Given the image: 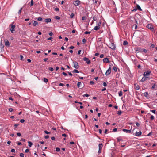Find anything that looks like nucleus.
<instances>
[{
	"label": "nucleus",
	"mask_w": 157,
	"mask_h": 157,
	"mask_svg": "<svg viewBox=\"0 0 157 157\" xmlns=\"http://www.w3.org/2000/svg\"><path fill=\"white\" fill-rule=\"evenodd\" d=\"M73 62L74 64L73 67L75 68L76 69H78L79 67V66L78 63L76 61H73Z\"/></svg>",
	"instance_id": "obj_1"
},
{
	"label": "nucleus",
	"mask_w": 157,
	"mask_h": 157,
	"mask_svg": "<svg viewBox=\"0 0 157 157\" xmlns=\"http://www.w3.org/2000/svg\"><path fill=\"white\" fill-rule=\"evenodd\" d=\"M13 23H12L10 25L11 26V28H10V30L11 31V32L12 33H13L14 31V29L15 28V26L14 25H13Z\"/></svg>",
	"instance_id": "obj_2"
},
{
	"label": "nucleus",
	"mask_w": 157,
	"mask_h": 157,
	"mask_svg": "<svg viewBox=\"0 0 157 157\" xmlns=\"http://www.w3.org/2000/svg\"><path fill=\"white\" fill-rule=\"evenodd\" d=\"M109 47L113 50H115L116 48V46L113 43H111L109 44Z\"/></svg>",
	"instance_id": "obj_3"
},
{
	"label": "nucleus",
	"mask_w": 157,
	"mask_h": 157,
	"mask_svg": "<svg viewBox=\"0 0 157 157\" xmlns=\"http://www.w3.org/2000/svg\"><path fill=\"white\" fill-rule=\"evenodd\" d=\"M151 73V71H147L145 72L143 74L144 77L149 76Z\"/></svg>",
	"instance_id": "obj_4"
},
{
	"label": "nucleus",
	"mask_w": 157,
	"mask_h": 157,
	"mask_svg": "<svg viewBox=\"0 0 157 157\" xmlns=\"http://www.w3.org/2000/svg\"><path fill=\"white\" fill-rule=\"evenodd\" d=\"M83 59L84 61H86L87 64H89L90 63V61L89 59L86 57H84L83 58Z\"/></svg>",
	"instance_id": "obj_5"
},
{
	"label": "nucleus",
	"mask_w": 157,
	"mask_h": 157,
	"mask_svg": "<svg viewBox=\"0 0 157 157\" xmlns=\"http://www.w3.org/2000/svg\"><path fill=\"white\" fill-rule=\"evenodd\" d=\"M111 72V68L109 67V69L106 71L105 75L106 76L109 75Z\"/></svg>",
	"instance_id": "obj_6"
},
{
	"label": "nucleus",
	"mask_w": 157,
	"mask_h": 157,
	"mask_svg": "<svg viewBox=\"0 0 157 157\" xmlns=\"http://www.w3.org/2000/svg\"><path fill=\"white\" fill-rule=\"evenodd\" d=\"M73 3L75 6H78L80 4L81 2L79 0H77Z\"/></svg>",
	"instance_id": "obj_7"
},
{
	"label": "nucleus",
	"mask_w": 157,
	"mask_h": 157,
	"mask_svg": "<svg viewBox=\"0 0 157 157\" xmlns=\"http://www.w3.org/2000/svg\"><path fill=\"white\" fill-rule=\"evenodd\" d=\"M149 79V78L148 77H146V76L145 77H143L142 79H141V80H140V82H143L146 80H147Z\"/></svg>",
	"instance_id": "obj_8"
},
{
	"label": "nucleus",
	"mask_w": 157,
	"mask_h": 157,
	"mask_svg": "<svg viewBox=\"0 0 157 157\" xmlns=\"http://www.w3.org/2000/svg\"><path fill=\"white\" fill-rule=\"evenodd\" d=\"M122 131L126 133H130L131 132V129L130 130H127L125 129H123L122 130Z\"/></svg>",
	"instance_id": "obj_9"
},
{
	"label": "nucleus",
	"mask_w": 157,
	"mask_h": 157,
	"mask_svg": "<svg viewBox=\"0 0 157 157\" xmlns=\"http://www.w3.org/2000/svg\"><path fill=\"white\" fill-rule=\"evenodd\" d=\"M147 27L149 29L152 30L154 29L152 27V26L151 24H148L147 25Z\"/></svg>",
	"instance_id": "obj_10"
},
{
	"label": "nucleus",
	"mask_w": 157,
	"mask_h": 157,
	"mask_svg": "<svg viewBox=\"0 0 157 157\" xmlns=\"http://www.w3.org/2000/svg\"><path fill=\"white\" fill-rule=\"evenodd\" d=\"M103 61L104 63H108L110 62V61L109 60V59L107 58H105L103 59Z\"/></svg>",
	"instance_id": "obj_11"
},
{
	"label": "nucleus",
	"mask_w": 157,
	"mask_h": 157,
	"mask_svg": "<svg viewBox=\"0 0 157 157\" xmlns=\"http://www.w3.org/2000/svg\"><path fill=\"white\" fill-rule=\"evenodd\" d=\"M4 46V45L1 43L0 44V52H2L3 50Z\"/></svg>",
	"instance_id": "obj_12"
},
{
	"label": "nucleus",
	"mask_w": 157,
	"mask_h": 157,
	"mask_svg": "<svg viewBox=\"0 0 157 157\" xmlns=\"http://www.w3.org/2000/svg\"><path fill=\"white\" fill-rule=\"evenodd\" d=\"M142 134V132L141 131H140L138 132H136L135 134V135L136 136H140Z\"/></svg>",
	"instance_id": "obj_13"
},
{
	"label": "nucleus",
	"mask_w": 157,
	"mask_h": 157,
	"mask_svg": "<svg viewBox=\"0 0 157 157\" xmlns=\"http://www.w3.org/2000/svg\"><path fill=\"white\" fill-rule=\"evenodd\" d=\"M136 8L137 9V10H138L139 11H142V9H141L140 6L139 5H138V4H137L136 5Z\"/></svg>",
	"instance_id": "obj_14"
},
{
	"label": "nucleus",
	"mask_w": 157,
	"mask_h": 157,
	"mask_svg": "<svg viewBox=\"0 0 157 157\" xmlns=\"http://www.w3.org/2000/svg\"><path fill=\"white\" fill-rule=\"evenodd\" d=\"M51 19L50 18H47L45 20V22L46 23H48L51 21Z\"/></svg>",
	"instance_id": "obj_15"
},
{
	"label": "nucleus",
	"mask_w": 157,
	"mask_h": 157,
	"mask_svg": "<svg viewBox=\"0 0 157 157\" xmlns=\"http://www.w3.org/2000/svg\"><path fill=\"white\" fill-rule=\"evenodd\" d=\"M5 45L6 46H9L10 45L9 42L8 40H6L5 41Z\"/></svg>",
	"instance_id": "obj_16"
},
{
	"label": "nucleus",
	"mask_w": 157,
	"mask_h": 157,
	"mask_svg": "<svg viewBox=\"0 0 157 157\" xmlns=\"http://www.w3.org/2000/svg\"><path fill=\"white\" fill-rule=\"evenodd\" d=\"M135 85V88L136 90H139L140 88V87L139 85H136L135 84H134Z\"/></svg>",
	"instance_id": "obj_17"
},
{
	"label": "nucleus",
	"mask_w": 157,
	"mask_h": 157,
	"mask_svg": "<svg viewBox=\"0 0 157 157\" xmlns=\"http://www.w3.org/2000/svg\"><path fill=\"white\" fill-rule=\"evenodd\" d=\"M144 95L145 97H146L147 98H148V93L147 92H145L144 93Z\"/></svg>",
	"instance_id": "obj_18"
},
{
	"label": "nucleus",
	"mask_w": 157,
	"mask_h": 157,
	"mask_svg": "<svg viewBox=\"0 0 157 157\" xmlns=\"http://www.w3.org/2000/svg\"><path fill=\"white\" fill-rule=\"evenodd\" d=\"M38 24V22L36 21H34L33 24V25L34 26H36Z\"/></svg>",
	"instance_id": "obj_19"
},
{
	"label": "nucleus",
	"mask_w": 157,
	"mask_h": 157,
	"mask_svg": "<svg viewBox=\"0 0 157 157\" xmlns=\"http://www.w3.org/2000/svg\"><path fill=\"white\" fill-rule=\"evenodd\" d=\"M100 28V27L99 26H96L95 27L94 29L95 30H98Z\"/></svg>",
	"instance_id": "obj_20"
},
{
	"label": "nucleus",
	"mask_w": 157,
	"mask_h": 157,
	"mask_svg": "<svg viewBox=\"0 0 157 157\" xmlns=\"http://www.w3.org/2000/svg\"><path fill=\"white\" fill-rule=\"evenodd\" d=\"M103 147V145L102 144H99L98 145L99 149H101Z\"/></svg>",
	"instance_id": "obj_21"
},
{
	"label": "nucleus",
	"mask_w": 157,
	"mask_h": 157,
	"mask_svg": "<svg viewBox=\"0 0 157 157\" xmlns=\"http://www.w3.org/2000/svg\"><path fill=\"white\" fill-rule=\"evenodd\" d=\"M73 73H79V71H78L76 69H74L73 71H72Z\"/></svg>",
	"instance_id": "obj_22"
},
{
	"label": "nucleus",
	"mask_w": 157,
	"mask_h": 157,
	"mask_svg": "<svg viewBox=\"0 0 157 157\" xmlns=\"http://www.w3.org/2000/svg\"><path fill=\"white\" fill-rule=\"evenodd\" d=\"M28 143L29 144V146L30 147H31L33 145L32 143L30 141H28Z\"/></svg>",
	"instance_id": "obj_23"
},
{
	"label": "nucleus",
	"mask_w": 157,
	"mask_h": 157,
	"mask_svg": "<svg viewBox=\"0 0 157 157\" xmlns=\"http://www.w3.org/2000/svg\"><path fill=\"white\" fill-rule=\"evenodd\" d=\"M128 44V42L127 41H124L123 44L124 45H126Z\"/></svg>",
	"instance_id": "obj_24"
},
{
	"label": "nucleus",
	"mask_w": 157,
	"mask_h": 157,
	"mask_svg": "<svg viewBox=\"0 0 157 157\" xmlns=\"http://www.w3.org/2000/svg\"><path fill=\"white\" fill-rule=\"evenodd\" d=\"M119 96L120 97L122 95V92L121 91H120L119 92Z\"/></svg>",
	"instance_id": "obj_25"
},
{
	"label": "nucleus",
	"mask_w": 157,
	"mask_h": 157,
	"mask_svg": "<svg viewBox=\"0 0 157 157\" xmlns=\"http://www.w3.org/2000/svg\"><path fill=\"white\" fill-rule=\"evenodd\" d=\"M34 4V1L33 0H31V2H30V6H33Z\"/></svg>",
	"instance_id": "obj_26"
},
{
	"label": "nucleus",
	"mask_w": 157,
	"mask_h": 157,
	"mask_svg": "<svg viewBox=\"0 0 157 157\" xmlns=\"http://www.w3.org/2000/svg\"><path fill=\"white\" fill-rule=\"evenodd\" d=\"M43 81L44 82H45L46 83H47L48 82V79L47 78H44Z\"/></svg>",
	"instance_id": "obj_27"
},
{
	"label": "nucleus",
	"mask_w": 157,
	"mask_h": 157,
	"mask_svg": "<svg viewBox=\"0 0 157 157\" xmlns=\"http://www.w3.org/2000/svg\"><path fill=\"white\" fill-rule=\"evenodd\" d=\"M142 50L145 53H146L147 52V50L144 48L142 49Z\"/></svg>",
	"instance_id": "obj_28"
},
{
	"label": "nucleus",
	"mask_w": 157,
	"mask_h": 157,
	"mask_svg": "<svg viewBox=\"0 0 157 157\" xmlns=\"http://www.w3.org/2000/svg\"><path fill=\"white\" fill-rule=\"evenodd\" d=\"M81 82H78L77 86H78V87H80V86L81 84Z\"/></svg>",
	"instance_id": "obj_29"
},
{
	"label": "nucleus",
	"mask_w": 157,
	"mask_h": 157,
	"mask_svg": "<svg viewBox=\"0 0 157 157\" xmlns=\"http://www.w3.org/2000/svg\"><path fill=\"white\" fill-rule=\"evenodd\" d=\"M60 149L59 148L56 147V151L57 152H59L60 151Z\"/></svg>",
	"instance_id": "obj_30"
},
{
	"label": "nucleus",
	"mask_w": 157,
	"mask_h": 157,
	"mask_svg": "<svg viewBox=\"0 0 157 157\" xmlns=\"http://www.w3.org/2000/svg\"><path fill=\"white\" fill-rule=\"evenodd\" d=\"M74 16H75L74 14V13H72L70 15V17L71 18H73L74 17Z\"/></svg>",
	"instance_id": "obj_31"
},
{
	"label": "nucleus",
	"mask_w": 157,
	"mask_h": 157,
	"mask_svg": "<svg viewBox=\"0 0 157 157\" xmlns=\"http://www.w3.org/2000/svg\"><path fill=\"white\" fill-rule=\"evenodd\" d=\"M55 18L57 20H59L60 19V17L59 16H56L55 17Z\"/></svg>",
	"instance_id": "obj_32"
},
{
	"label": "nucleus",
	"mask_w": 157,
	"mask_h": 157,
	"mask_svg": "<svg viewBox=\"0 0 157 157\" xmlns=\"http://www.w3.org/2000/svg\"><path fill=\"white\" fill-rule=\"evenodd\" d=\"M22 8H21L18 11V14L20 15V14L21 13V10H22Z\"/></svg>",
	"instance_id": "obj_33"
},
{
	"label": "nucleus",
	"mask_w": 157,
	"mask_h": 157,
	"mask_svg": "<svg viewBox=\"0 0 157 157\" xmlns=\"http://www.w3.org/2000/svg\"><path fill=\"white\" fill-rule=\"evenodd\" d=\"M90 95L89 94H84V95H83V97H88Z\"/></svg>",
	"instance_id": "obj_34"
},
{
	"label": "nucleus",
	"mask_w": 157,
	"mask_h": 157,
	"mask_svg": "<svg viewBox=\"0 0 157 157\" xmlns=\"http://www.w3.org/2000/svg\"><path fill=\"white\" fill-rule=\"evenodd\" d=\"M121 113H122V112L121 110H120L119 111H118V112L117 113L119 115H121Z\"/></svg>",
	"instance_id": "obj_35"
},
{
	"label": "nucleus",
	"mask_w": 157,
	"mask_h": 157,
	"mask_svg": "<svg viewBox=\"0 0 157 157\" xmlns=\"http://www.w3.org/2000/svg\"><path fill=\"white\" fill-rule=\"evenodd\" d=\"M37 20L39 21H41L42 20V18L39 17L37 18Z\"/></svg>",
	"instance_id": "obj_36"
},
{
	"label": "nucleus",
	"mask_w": 157,
	"mask_h": 157,
	"mask_svg": "<svg viewBox=\"0 0 157 157\" xmlns=\"http://www.w3.org/2000/svg\"><path fill=\"white\" fill-rule=\"evenodd\" d=\"M90 32L86 31L84 32V34H89L90 33Z\"/></svg>",
	"instance_id": "obj_37"
},
{
	"label": "nucleus",
	"mask_w": 157,
	"mask_h": 157,
	"mask_svg": "<svg viewBox=\"0 0 157 157\" xmlns=\"http://www.w3.org/2000/svg\"><path fill=\"white\" fill-rule=\"evenodd\" d=\"M20 156L21 157H24V154L22 153H20Z\"/></svg>",
	"instance_id": "obj_38"
},
{
	"label": "nucleus",
	"mask_w": 157,
	"mask_h": 157,
	"mask_svg": "<svg viewBox=\"0 0 157 157\" xmlns=\"http://www.w3.org/2000/svg\"><path fill=\"white\" fill-rule=\"evenodd\" d=\"M86 19V17L85 16H83L82 17V20H85Z\"/></svg>",
	"instance_id": "obj_39"
},
{
	"label": "nucleus",
	"mask_w": 157,
	"mask_h": 157,
	"mask_svg": "<svg viewBox=\"0 0 157 157\" xmlns=\"http://www.w3.org/2000/svg\"><path fill=\"white\" fill-rule=\"evenodd\" d=\"M48 69L51 71H53L54 70V69L52 67H50L48 68Z\"/></svg>",
	"instance_id": "obj_40"
},
{
	"label": "nucleus",
	"mask_w": 157,
	"mask_h": 157,
	"mask_svg": "<svg viewBox=\"0 0 157 157\" xmlns=\"http://www.w3.org/2000/svg\"><path fill=\"white\" fill-rule=\"evenodd\" d=\"M44 132L46 134H50V132H48V131H47L46 130H45L44 131Z\"/></svg>",
	"instance_id": "obj_41"
},
{
	"label": "nucleus",
	"mask_w": 157,
	"mask_h": 157,
	"mask_svg": "<svg viewBox=\"0 0 157 157\" xmlns=\"http://www.w3.org/2000/svg\"><path fill=\"white\" fill-rule=\"evenodd\" d=\"M17 135L18 136H21V134L20 133L18 132L17 133Z\"/></svg>",
	"instance_id": "obj_42"
},
{
	"label": "nucleus",
	"mask_w": 157,
	"mask_h": 157,
	"mask_svg": "<svg viewBox=\"0 0 157 157\" xmlns=\"http://www.w3.org/2000/svg\"><path fill=\"white\" fill-rule=\"evenodd\" d=\"M134 26H135V29H137V25H133L132 28H133Z\"/></svg>",
	"instance_id": "obj_43"
},
{
	"label": "nucleus",
	"mask_w": 157,
	"mask_h": 157,
	"mask_svg": "<svg viewBox=\"0 0 157 157\" xmlns=\"http://www.w3.org/2000/svg\"><path fill=\"white\" fill-rule=\"evenodd\" d=\"M25 120L24 119H21L20 121V122L21 123H24V122H25Z\"/></svg>",
	"instance_id": "obj_44"
},
{
	"label": "nucleus",
	"mask_w": 157,
	"mask_h": 157,
	"mask_svg": "<svg viewBox=\"0 0 157 157\" xmlns=\"http://www.w3.org/2000/svg\"><path fill=\"white\" fill-rule=\"evenodd\" d=\"M113 69L116 72L117 71V67H113Z\"/></svg>",
	"instance_id": "obj_45"
},
{
	"label": "nucleus",
	"mask_w": 157,
	"mask_h": 157,
	"mask_svg": "<svg viewBox=\"0 0 157 157\" xmlns=\"http://www.w3.org/2000/svg\"><path fill=\"white\" fill-rule=\"evenodd\" d=\"M15 150L13 149H12L11 150V152H15Z\"/></svg>",
	"instance_id": "obj_46"
},
{
	"label": "nucleus",
	"mask_w": 157,
	"mask_h": 157,
	"mask_svg": "<svg viewBox=\"0 0 157 157\" xmlns=\"http://www.w3.org/2000/svg\"><path fill=\"white\" fill-rule=\"evenodd\" d=\"M103 85L105 87L106 86H107V84L105 82H104Z\"/></svg>",
	"instance_id": "obj_47"
},
{
	"label": "nucleus",
	"mask_w": 157,
	"mask_h": 157,
	"mask_svg": "<svg viewBox=\"0 0 157 157\" xmlns=\"http://www.w3.org/2000/svg\"><path fill=\"white\" fill-rule=\"evenodd\" d=\"M155 84H154L153 85V86H152L151 88L152 89H154L155 87Z\"/></svg>",
	"instance_id": "obj_48"
},
{
	"label": "nucleus",
	"mask_w": 157,
	"mask_h": 157,
	"mask_svg": "<svg viewBox=\"0 0 157 157\" xmlns=\"http://www.w3.org/2000/svg\"><path fill=\"white\" fill-rule=\"evenodd\" d=\"M150 111L151 112H152L154 114L155 113V110H151Z\"/></svg>",
	"instance_id": "obj_49"
},
{
	"label": "nucleus",
	"mask_w": 157,
	"mask_h": 157,
	"mask_svg": "<svg viewBox=\"0 0 157 157\" xmlns=\"http://www.w3.org/2000/svg\"><path fill=\"white\" fill-rule=\"evenodd\" d=\"M150 118H151V120H153L154 118V116L152 115L150 117Z\"/></svg>",
	"instance_id": "obj_50"
},
{
	"label": "nucleus",
	"mask_w": 157,
	"mask_h": 157,
	"mask_svg": "<svg viewBox=\"0 0 157 157\" xmlns=\"http://www.w3.org/2000/svg\"><path fill=\"white\" fill-rule=\"evenodd\" d=\"M13 109L12 108H10L9 109V110L10 112H11L13 111Z\"/></svg>",
	"instance_id": "obj_51"
},
{
	"label": "nucleus",
	"mask_w": 157,
	"mask_h": 157,
	"mask_svg": "<svg viewBox=\"0 0 157 157\" xmlns=\"http://www.w3.org/2000/svg\"><path fill=\"white\" fill-rule=\"evenodd\" d=\"M137 10V9L136 8L133 9V10H132V12L135 11H136Z\"/></svg>",
	"instance_id": "obj_52"
},
{
	"label": "nucleus",
	"mask_w": 157,
	"mask_h": 157,
	"mask_svg": "<svg viewBox=\"0 0 157 157\" xmlns=\"http://www.w3.org/2000/svg\"><path fill=\"white\" fill-rule=\"evenodd\" d=\"M59 86H64V84L62 83H60L59 84Z\"/></svg>",
	"instance_id": "obj_53"
},
{
	"label": "nucleus",
	"mask_w": 157,
	"mask_h": 157,
	"mask_svg": "<svg viewBox=\"0 0 157 157\" xmlns=\"http://www.w3.org/2000/svg\"><path fill=\"white\" fill-rule=\"evenodd\" d=\"M55 10L56 11H59V9L58 8H56L55 9Z\"/></svg>",
	"instance_id": "obj_54"
},
{
	"label": "nucleus",
	"mask_w": 157,
	"mask_h": 157,
	"mask_svg": "<svg viewBox=\"0 0 157 157\" xmlns=\"http://www.w3.org/2000/svg\"><path fill=\"white\" fill-rule=\"evenodd\" d=\"M104 56V55L103 54H101L100 56V58H102Z\"/></svg>",
	"instance_id": "obj_55"
},
{
	"label": "nucleus",
	"mask_w": 157,
	"mask_h": 157,
	"mask_svg": "<svg viewBox=\"0 0 157 157\" xmlns=\"http://www.w3.org/2000/svg\"><path fill=\"white\" fill-rule=\"evenodd\" d=\"M152 132H150L147 135V136H150V135H151L152 134Z\"/></svg>",
	"instance_id": "obj_56"
},
{
	"label": "nucleus",
	"mask_w": 157,
	"mask_h": 157,
	"mask_svg": "<svg viewBox=\"0 0 157 157\" xmlns=\"http://www.w3.org/2000/svg\"><path fill=\"white\" fill-rule=\"evenodd\" d=\"M29 151V149H27L25 150V153H27Z\"/></svg>",
	"instance_id": "obj_57"
},
{
	"label": "nucleus",
	"mask_w": 157,
	"mask_h": 157,
	"mask_svg": "<svg viewBox=\"0 0 157 157\" xmlns=\"http://www.w3.org/2000/svg\"><path fill=\"white\" fill-rule=\"evenodd\" d=\"M82 42L83 43H85L86 42V40L85 39H83Z\"/></svg>",
	"instance_id": "obj_58"
},
{
	"label": "nucleus",
	"mask_w": 157,
	"mask_h": 157,
	"mask_svg": "<svg viewBox=\"0 0 157 157\" xmlns=\"http://www.w3.org/2000/svg\"><path fill=\"white\" fill-rule=\"evenodd\" d=\"M136 124L137 127H139L140 125V124L139 123L137 122L136 123Z\"/></svg>",
	"instance_id": "obj_59"
},
{
	"label": "nucleus",
	"mask_w": 157,
	"mask_h": 157,
	"mask_svg": "<svg viewBox=\"0 0 157 157\" xmlns=\"http://www.w3.org/2000/svg\"><path fill=\"white\" fill-rule=\"evenodd\" d=\"M62 74L65 76H66L67 75V74L64 72H63Z\"/></svg>",
	"instance_id": "obj_60"
},
{
	"label": "nucleus",
	"mask_w": 157,
	"mask_h": 157,
	"mask_svg": "<svg viewBox=\"0 0 157 157\" xmlns=\"http://www.w3.org/2000/svg\"><path fill=\"white\" fill-rule=\"evenodd\" d=\"M117 140L118 142H119L121 140V139H120L119 138H117Z\"/></svg>",
	"instance_id": "obj_61"
},
{
	"label": "nucleus",
	"mask_w": 157,
	"mask_h": 157,
	"mask_svg": "<svg viewBox=\"0 0 157 157\" xmlns=\"http://www.w3.org/2000/svg\"><path fill=\"white\" fill-rule=\"evenodd\" d=\"M20 59L21 60H22V59L23 58V56L22 55L20 56Z\"/></svg>",
	"instance_id": "obj_62"
},
{
	"label": "nucleus",
	"mask_w": 157,
	"mask_h": 157,
	"mask_svg": "<svg viewBox=\"0 0 157 157\" xmlns=\"http://www.w3.org/2000/svg\"><path fill=\"white\" fill-rule=\"evenodd\" d=\"M117 130V128H115L113 129V131L114 132H116Z\"/></svg>",
	"instance_id": "obj_63"
},
{
	"label": "nucleus",
	"mask_w": 157,
	"mask_h": 157,
	"mask_svg": "<svg viewBox=\"0 0 157 157\" xmlns=\"http://www.w3.org/2000/svg\"><path fill=\"white\" fill-rule=\"evenodd\" d=\"M49 34L50 36H52L53 35V33L52 32H51L49 33Z\"/></svg>",
	"instance_id": "obj_64"
}]
</instances>
